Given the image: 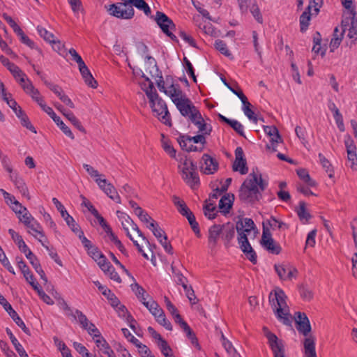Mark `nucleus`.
<instances>
[{
  "mask_svg": "<svg viewBox=\"0 0 357 357\" xmlns=\"http://www.w3.org/2000/svg\"><path fill=\"white\" fill-rule=\"evenodd\" d=\"M268 186V182L262 178L259 172L250 173L242 183L238 193L239 199L245 204L253 205L262 198V192Z\"/></svg>",
  "mask_w": 357,
  "mask_h": 357,
  "instance_id": "obj_1",
  "label": "nucleus"
},
{
  "mask_svg": "<svg viewBox=\"0 0 357 357\" xmlns=\"http://www.w3.org/2000/svg\"><path fill=\"white\" fill-rule=\"evenodd\" d=\"M286 299L284 292L280 289H275L274 293L271 292L269 295V301L277 318L284 324L291 326L292 317Z\"/></svg>",
  "mask_w": 357,
  "mask_h": 357,
  "instance_id": "obj_2",
  "label": "nucleus"
},
{
  "mask_svg": "<svg viewBox=\"0 0 357 357\" xmlns=\"http://www.w3.org/2000/svg\"><path fill=\"white\" fill-rule=\"evenodd\" d=\"M154 114L165 124L171 126L170 116L165 102L159 97L152 82L145 91Z\"/></svg>",
  "mask_w": 357,
  "mask_h": 357,
  "instance_id": "obj_3",
  "label": "nucleus"
},
{
  "mask_svg": "<svg viewBox=\"0 0 357 357\" xmlns=\"http://www.w3.org/2000/svg\"><path fill=\"white\" fill-rule=\"evenodd\" d=\"M172 100L176 105L181 114L190 120L192 116L196 117L199 111L192 102L180 89L176 94L172 96Z\"/></svg>",
  "mask_w": 357,
  "mask_h": 357,
  "instance_id": "obj_4",
  "label": "nucleus"
},
{
  "mask_svg": "<svg viewBox=\"0 0 357 357\" xmlns=\"http://www.w3.org/2000/svg\"><path fill=\"white\" fill-rule=\"evenodd\" d=\"M205 135L206 134L200 133L194 137L188 135H180L177 141L182 149L190 151L201 152L204 150V145L206 143Z\"/></svg>",
  "mask_w": 357,
  "mask_h": 357,
  "instance_id": "obj_5",
  "label": "nucleus"
},
{
  "mask_svg": "<svg viewBox=\"0 0 357 357\" xmlns=\"http://www.w3.org/2000/svg\"><path fill=\"white\" fill-rule=\"evenodd\" d=\"M179 168L184 181L191 188H197L199 185V177L197 172V165L190 160L185 158Z\"/></svg>",
  "mask_w": 357,
  "mask_h": 357,
  "instance_id": "obj_6",
  "label": "nucleus"
},
{
  "mask_svg": "<svg viewBox=\"0 0 357 357\" xmlns=\"http://www.w3.org/2000/svg\"><path fill=\"white\" fill-rule=\"evenodd\" d=\"M155 20L164 33L173 41H178L176 36L171 31V30L176 29V25L167 15L162 12L157 11Z\"/></svg>",
  "mask_w": 357,
  "mask_h": 357,
  "instance_id": "obj_7",
  "label": "nucleus"
},
{
  "mask_svg": "<svg viewBox=\"0 0 357 357\" xmlns=\"http://www.w3.org/2000/svg\"><path fill=\"white\" fill-rule=\"evenodd\" d=\"M261 245L269 252L275 255H278L281 252L280 245L275 243L272 238V234L270 229L263 224V231L261 239Z\"/></svg>",
  "mask_w": 357,
  "mask_h": 357,
  "instance_id": "obj_8",
  "label": "nucleus"
},
{
  "mask_svg": "<svg viewBox=\"0 0 357 357\" xmlns=\"http://www.w3.org/2000/svg\"><path fill=\"white\" fill-rule=\"evenodd\" d=\"M265 335L268 339V344L273 353L274 357H285L284 347L282 340H279L278 337L273 333L268 331L264 327Z\"/></svg>",
  "mask_w": 357,
  "mask_h": 357,
  "instance_id": "obj_9",
  "label": "nucleus"
},
{
  "mask_svg": "<svg viewBox=\"0 0 357 357\" xmlns=\"http://www.w3.org/2000/svg\"><path fill=\"white\" fill-rule=\"evenodd\" d=\"M255 228L254 221L251 218H243L238 220L236 225V231L238 233V242L248 238L247 235Z\"/></svg>",
  "mask_w": 357,
  "mask_h": 357,
  "instance_id": "obj_10",
  "label": "nucleus"
},
{
  "mask_svg": "<svg viewBox=\"0 0 357 357\" xmlns=\"http://www.w3.org/2000/svg\"><path fill=\"white\" fill-rule=\"evenodd\" d=\"M21 86L24 91L39 105L43 111L48 107L45 103L43 98L41 96L39 91L33 86L31 82L29 79H26L24 82L21 84Z\"/></svg>",
  "mask_w": 357,
  "mask_h": 357,
  "instance_id": "obj_11",
  "label": "nucleus"
},
{
  "mask_svg": "<svg viewBox=\"0 0 357 357\" xmlns=\"http://www.w3.org/2000/svg\"><path fill=\"white\" fill-rule=\"evenodd\" d=\"M26 228L28 229L27 232L37 239L47 250H49V247L46 244L48 243V240L41 225L34 220Z\"/></svg>",
  "mask_w": 357,
  "mask_h": 357,
  "instance_id": "obj_12",
  "label": "nucleus"
},
{
  "mask_svg": "<svg viewBox=\"0 0 357 357\" xmlns=\"http://www.w3.org/2000/svg\"><path fill=\"white\" fill-rule=\"evenodd\" d=\"M275 270L281 280H291L298 275V270L289 264H275Z\"/></svg>",
  "mask_w": 357,
  "mask_h": 357,
  "instance_id": "obj_13",
  "label": "nucleus"
},
{
  "mask_svg": "<svg viewBox=\"0 0 357 357\" xmlns=\"http://www.w3.org/2000/svg\"><path fill=\"white\" fill-rule=\"evenodd\" d=\"M0 61L11 73L15 79L19 81L20 85L24 82L26 75L17 66L3 55L0 56Z\"/></svg>",
  "mask_w": 357,
  "mask_h": 357,
  "instance_id": "obj_14",
  "label": "nucleus"
},
{
  "mask_svg": "<svg viewBox=\"0 0 357 357\" xmlns=\"http://www.w3.org/2000/svg\"><path fill=\"white\" fill-rule=\"evenodd\" d=\"M52 202L55 205L57 210L60 212L61 217L66 220L67 225L70 227L72 231L74 233H77L79 231V225L75 222L73 218L68 214L63 205L58 200V199L55 197L52 199Z\"/></svg>",
  "mask_w": 357,
  "mask_h": 357,
  "instance_id": "obj_15",
  "label": "nucleus"
},
{
  "mask_svg": "<svg viewBox=\"0 0 357 357\" xmlns=\"http://www.w3.org/2000/svg\"><path fill=\"white\" fill-rule=\"evenodd\" d=\"M233 170L239 172L242 175L248 172L246 160L244 158L243 150L241 147H237L235 150V161L233 164Z\"/></svg>",
  "mask_w": 357,
  "mask_h": 357,
  "instance_id": "obj_16",
  "label": "nucleus"
},
{
  "mask_svg": "<svg viewBox=\"0 0 357 357\" xmlns=\"http://www.w3.org/2000/svg\"><path fill=\"white\" fill-rule=\"evenodd\" d=\"M201 171L205 174H214L218 169V162L208 154H204L200 162Z\"/></svg>",
  "mask_w": 357,
  "mask_h": 357,
  "instance_id": "obj_17",
  "label": "nucleus"
},
{
  "mask_svg": "<svg viewBox=\"0 0 357 357\" xmlns=\"http://www.w3.org/2000/svg\"><path fill=\"white\" fill-rule=\"evenodd\" d=\"M295 321L298 325V331L303 335L307 336L311 331V326L307 315L304 312H297L295 313Z\"/></svg>",
  "mask_w": 357,
  "mask_h": 357,
  "instance_id": "obj_18",
  "label": "nucleus"
},
{
  "mask_svg": "<svg viewBox=\"0 0 357 357\" xmlns=\"http://www.w3.org/2000/svg\"><path fill=\"white\" fill-rule=\"evenodd\" d=\"M344 144L347 153V159L349 162H351L350 167L352 169L356 170V162L357 161L356 146L354 144V140L349 135L345 136Z\"/></svg>",
  "mask_w": 357,
  "mask_h": 357,
  "instance_id": "obj_19",
  "label": "nucleus"
},
{
  "mask_svg": "<svg viewBox=\"0 0 357 357\" xmlns=\"http://www.w3.org/2000/svg\"><path fill=\"white\" fill-rule=\"evenodd\" d=\"M264 130L270 137V144H267V148L272 149L273 151H277V144L282 142L281 137L278 130L275 126H264Z\"/></svg>",
  "mask_w": 357,
  "mask_h": 357,
  "instance_id": "obj_20",
  "label": "nucleus"
},
{
  "mask_svg": "<svg viewBox=\"0 0 357 357\" xmlns=\"http://www.w3.org/2000/svg\"><path fill=\"white\" fill-rule=\"evenodd\" d=\"M44 112H46L52 119V120L56 123V125L66 136L72 139H74L75 136L70 129L61 120L60 117L55 114L52 107L48 106L47 108H45Z\"/></svg>",
  "mask_w": 357,
  "mask_h": 357,
  "instance_id": "obj_21",
  "label": "nucleus"
},
{
  "mask_svg": "<svg viewBox=\"0 0 357 357\" xmlns=\"http://www.w3.org/2000/svg\"><path fill=\"white\" fill-rule=\"evenodd\" d=\"M224 225H213L208 229V245L211 249L216 247L220 235L222 232Z\"/></svg>",
  "mask_w": 357,
  "mask_h": 357,
  "instance_id": "obj_22",
  "label": "nucleus"
},
{
  "mask_svg": "<svg viewBox=\"0 0 357 357\" xmlns=\"http://www.w3.org/2000/svg\"><path fill=\"white\" fill-rule=\"evenodd\" d=\"M190 121L194 123L199 130V133L206 134L209 135L212 131V127L210 124L205 122L201 113L199 112L196 114V117L192 116Z\"/></svg>",
  "mask_w": 357,
  "mask_h": 357,
  "instance_id": "obj_23",
  "label": "nucleus"
},
{
  "mask_svg": "<svg viewBox=\"0 0 357 357\" xmlns=\"http://www.w3.org/2000/svg\"><path fill=\"white\" fill-rule=\"evenodd\" d=\"M244 238L243 241H238L240 248L242 252L245 255L247 259H248L253 264H256L257 262V256L253 248L251 247L248 239Z\"/></svg>",
  "mask_w": 357,
  "mask_h": 357,
  "instance_id": "obj_24",
  "label": "nucleus"
},
{
  "mask_svg": "<svg viewBox=\"0 0 357 357\" xmlns=\"http://www.w3.org/2000/svg\"><path fill=\"white\" fill-rule=\"evenodd\" d=\"M10 179L13 182L16 188H17L22 196L26 197L29 199L30 197L29 195V190L24 181L17 174H11L10 175Z\"/></svg>",
  "mask_w": 357,
  "mask_h": 357,
  "instance_id": "obj_25",
  "label": "nucleus"
},
{
  "mask_svg": "<svg viewBox=\"0 0 357 357\" xmlns=\"http://www.w3.org/2000/svg\"><path fill=\"white\" fill-rule=\"evenodd\" d=\"M79 70L86 84H87L89 86L93 89L97 88L98 82L93 78V75H91L86 64L84 63L82 66H79Z\"/></svg>",
  "mask_w": 357,
  "mask_h": 357,
  "instance_id": "obj_26",
  "label": "nucleus"
},
{
  "mask_svg": "<svg viewBox=\"0 0 357 357\" xmlns=\"http://www.w3.org/2000/svg\"><path fill=\"white\" fill-rule=\"evenodd\" d=\"M75 316L77 317V321L79 323L82 328L87 331L88 333H91L96 326L90 322L86 316L80 310H75Z\"/></svg>",
  "mask_w": 357,
  "mask_h": 357,
  "instance_id": "obj_27",
  "label": "nucleus"
},
{
  "mask_svg": "<svg viewBox=\"0 0 357 357\" xmlns=\"http://www.w3.org/2000/svg\"><path fill=\"white\" fill-rule=\"evenodd\" d=\"M8 233L11 236L12 239L14 241V242L17 245L18 248L20 250L25 254L30 249L28 248L25 242L24 241L22 237L17 233L14 229H9Z\"/></svg>",
  "mask_w": 357,
  "mask_h": 357,
  "instance_id": "obj_28",
  "label": "nucleus"
},
{
  "mask_svg": "<svg viewBox=\"0 0 357 357\" xmlns=\"http://www.w3.org/2000/svg\"><path fill=\"white\" fill-rule=\"evenodd\" d=\"M96 344L100 351L108 357H116L109 344L102 337L95 340Z\"/></svg>",
  "mask_w": 357,
  "mask_h": 357,
  "instance_id": "obj_29",
  "label": "nucleus"
},
{
  "mask_svg": "<svg viewBox=\"0 0 357 357\" xmlns=\"http://www.w3.org/2000/svg\"><path fill=\"white\" fill-rule=\"evenodd\" d=\"M304 349L305 357H317L315 341L313 337H309L305 339Z\"/></svg>",
  "mask_w": 357,
  "mask_h": 357,
  "instance_id": "obj_30",
  "label": "nucleus"
},
{
  "mask_svg": "<svg viewBox=\"0 0 357 357\" xmlns=\"http://www.w3.org/2000/svg\"><path fill=\"white\" fill-rule=\"evenodd\" d=\"M157 86L160 91L165 93L172 98V96L177 93V91H179V87H176L174 84H172L168 89L165 87V82L162 75L159 77V79L157 80Z\"/></svg>",
  "mask_w": 357,
  "mask_h": 357,
  "instance_id": "obj_31",
  "label": "nucleus"
},
{
  "mask_svg": "<svg viewBox=\"0 0 357 357\" xmlns=\"http://www.w3.org/2000/svg\"><path fill=\"white\" fill-rule=\"evenodd\" d=\"M131 289L135 293L137 298L142 303H146L147 298H149V295L146 294L145 289L140 286L138 283L135 282L131 284Z\"/></svg>",
  "mask_w": 357,
  "mask_h": 357,
  "instance_id": "obj_32",
  "label": "nucleus"
},
{
  "mask_svg": "<svg viewBox=\"0 0 357 357\" xmlns=\"http://www.w3.org/2000/svg\"><path fill=\"white\" fill-rule=\"evenodd\" d=\"M7 335L9 336L10 340L13 344L15 349L19 354L20 357H26L28 355L23 348L22 345L19 342V341L17 340V338L14 336L10 329L8 328H6V329Z\"/></svg>",
  "mask_w": 357,
  "mask_h": 357,
  "instance_id": "obj_33",
  "label": "nucleus"
},
{
  "mask_svg": "<svg viewBox=\"0 0 357 357\" xmlns=\"http://www.w3.org/2000/svg\"><path fill=\"white\" fill-rule=\"evenodd\" d=\"M296 213L303 224L307 223L309 220L312 218L311 215L305 208V203L303 201L299 202V207L296 210Z\"/></svg>",
  "mask_w": 357,
  "mask_h": 357,
  "instance_id": "obj_34",
  "label": "nucleus"
},
{
  "mask_svg": "<svg viewBox=\"0 0 357 357\" xmlns=\"http://www.w3.org/2000/svg\"><path fill=\"white\" fill-rule=\"evenodd\" d=\"M232 199H234V196L232 195L231 197L229 195H224L220 199L219 201V208L222 213L225 214L229 213L232 206Z\"/></svg>",
  "mask_w": 357,
  "mask_h": 357,
  "instance_id": "obj_35",
  "label": "nucleus"
},
{
  "mask_svg": "<svg viewBox=\"0 0 357 357\" xmlns=\"http://www.w3.org/2000/svg\"><path fill=\"white\" fill-rule=\"evenodd\" d=\"M144 305L154 317H156L157 315H159L163 312V310L160 307L158 303L153 299H150L146 303L144 302Z\"/></svg>",
  "mask_w": 357,
  "mask_h": 357,
  "instance_id": "obj_36",
  "label": "nucleus"
},
{
  "mask_svg": "<svg viewBox=\"0 0 357 357\" xmlns=\"http://www.w3.org/2000/svg\"><path fill=\"white\" fill-rule=\"evenodd\" d=\"M173 202L174 205L177 207L178 211L183 215V216H187L188 213H191L192 211L189 209V208L187 206L185 203L181 200L178 197L174 196L173 197Z\"/></svg>",
  "mask_w": 357,
  "mask_h": 357,
  "instance_id": "obj_37",
  "label": "nucleus"
},
{
  "mask_svg": "<svg viewBox=\"0 0 357 357\" xmlns=\"http://www.w3.org/2000/svg\"><path fill=\"white\" fill-rule=\"evenodd\" d=\"M311 18V13L310 10H305L302 15L300 17V26H301V31L305 32L309 26V22Z\"/></svg>",
  "mask_w": 357,
  "mask_h": 357,
  "instance_id": "obj_38",
  "label": "nucleus"
},
{
  "mask_svg": "<svg viewBox=\"0 0 357 357\" xmlns=\"http://www.w3.org/2000/svg\"><path fill=\"white\" fill-rule=\"evenodd\" d=\"M147 227L152 231L153 235L158 241L163 238L164 235H166L163 229L159 227L158 224L154 220H152V222H150Z\"/></svg>",
  "mask_w": 357,
  "mask_h": 357,
  "instance_id": "obj_39",
  "label": "nucleus"
},
{
  "mask_svg": "<svg viewBox=\"0 0 357 357\" xmlns=\"http://www.w3.org/2000/svg\"><path fill=\"white\" fill-rule=\"evenodd\" d=\"M203 210L205 216H206L208 219L212 220L215 218L217 211L214 204L208 203V202L206 201V203L203 207Z\"/></svg>",
  "mask_w": 357,
  "mask_h": 357,
  "instance_id": "obj_40",
  "label": "nucleus"
},
{
  "mask_svg": "<svg viewBox=\"0 0 357 357\" xmlns=\"http://www.w3.org/2000/svg\"><path fill=\"white\" fill-rule=\"evenodd\" d=\"M252 105L248 100L245 103L243 104L242 109L245 114V115L253 123H257V118L255 114V112L251 109Z\"/></svg>",
  "mask_w": 357,
  "mask_h": 357,
  "instance_id": "obj_41",
  "label": "nucleus"
},
{
  "mask_svg": "<svg viewBox=\"0 0 357 357\" xmlns=\"http://www.w3.org/2000/svg\"><path fill=\"white\" fill-rule=\"evenodd\" d=\"M214 45L215 49L218 50L221 54H224L227 57L233 59L231 53L229 52L226 43L223 40H216Z\"/></svg>",
  "mask_w": 357,
  "mask_h": 357,
  "instance_id": "obj_42",
  "label": "nucleus"
},
{
  "mask_svg": "<svg viewBox=\"0 0 357 357\" xmlns=\"http://www.w3.org/2000/svg\"><path fill=\"white\" fill-rule=\"evenodd\" d=\"M103 192L115 202L121 203V197L112 183L108 184L107 188H106Z\"/></svg>",
  "mask_w": 357,
  "mask_h": 357,
  "instance_id": "obj_43",
  "label": "nucleus"
},
{
  "mask_svg": "<svg viewBox=\"0 0 357 357\" xmlns=\"http://www.w3.org/2000/svg\"><path fill=\"white\" fill-rule=\"evenodd\" d=\"M130 3L132 7L134 6L139 10H143L146 15L151 13L150 7L144 0H131Z\"/></svg>",
  "mask_w": 357,
  "mask_h": 357,
  "instance_id": "obj_44",
  "label": "nucleus"
},
{
  "mask_svg": "<svg viewBox=\"0 0 357 357\" xmlns=\"http://www.w3.org/2000/svg\"><path fill=\"white\" fill-rule=\"evenodd\" d=\"M37 31L38 34L47 42L52 43L54 42L55 36L54 34L50 31H48L45 28L38 26Z\"/></svg>",
  "mask_w": 357,
  "mask_h": 357,
  "instance_id": "obj_45",
  "label": "nucleus"
},
{
  "mask_svg": "<svg viewBox=\"0 0 357 357\" xmlns=\"http://www.w3.org/2000/svg\"><path fill=\"white\" fill-rule=\"evenodd\" d=\"M222 235L225 239L229 243L230 242L235 236V229L233 225L229 223L227 226L224 225L222 229Z\"/></svg>",
  "mask_w": 357,
  "mask_h": 357,
  "instance_id": "obj_46",
  "label": "nucleus"
},
{
  "mask_svg": "<svg viewBox=\"0 0 357 357\" xmlns=\"http://www.w3.org/2000/svg\"><path fill=\"white\" fill-rule=\"evenodd\" d=\"M17 118L20 120V122H21V124L22 126L25 127L26 129L29 130L30 131L33 132V133H36V128L31 124V121H29V117L25 114V112H24V113L20 112V116H18Z\"/></svg>",
  "mask_w": 357,
  "mask_h": 357,
  "instance_id": "obj_47",
  "label": "nucleus"
},
{
  "mask_svg": "<svg viewBox=\"0 0 357 357\" xmlns=\"http://www.w3.org/2000/svg\"><path fill=\"white\" fill-rule=\"evenodd\" d=\"M298 177L305 182L310 186H314L315 181L311 179L308 172L305 169H300L297 170Z\"/></svg>",
  "mask_w": 357,
  "mask_h": 357,
  "instance_id": "obj_48",
  "label": "nucleus"
},
{
  "mask_svg": "<svg viewBox=\"0 0 357 357\" xmlns=\"http://www.w3.org/2000/svg\"><path fill=\"white\" fill-rule=\"evenodd\" d=\"M347 36L352 40L351 44H355L357 39V22L354 21V17L348 29Z\"/></svg>",
  "mask_w": 357,
  "mask_h": 357,
  "instance_id": "obj_49",
  "label": "nucleus"
},
{
  "mask_svg": "<svg viewBox=\"0 0 357 357\" xmlns=\"http://www.w3.org/2000/svg\"><path fill=\"white\" fill-rule=\"evenodd\" d=\"M268 225L272 229L278 228L280 229H287L288 225L284 222L277 220L275 217L271 216L269 220H267Z\"/></svg>",
  "mask_w": 357,
  "mask_h": 357,
  "instance_id": "obj_50",
  "label": "nucleus"
},
{
  "mask_svg": "<svg viewBox=\"0 0 357 357\" xmlns=\"http://www.w3.org/2000/svg\"><path fill=\"white\" fill-rule=\"evenodd\" d=\"M10 317L13 319V320L15 322V324L21 328V329L27 335H30V331L29 329L26 326L24 322L22 321V319L19 317L17 313L16 312H12V314L10 315Z\"/></svg>",
  "mask_w": 357,
  "mask_h": 357,
  "instance_id": "obj_51",
  "label": "nucleus"
},
{
  "mask_svg": "<svg viewBox=\"0 0 357 357\" xmlns=\"http://www.w3.org/2000/svg\"><path fill=\"white\" fill-rule=\"evenodd\" d=\"M156 321L168 331H172V326L170 321L166 318L164 311L155 317Z\"/></svg>",
  "mask_w": 357,
  "mask_h": 357,
  "instance_id": "obj_52",
  "label": "nucleus"
},
{
  "mask_svg": "<svg viewBox=\"0 0 357 357\" xmlns=\"http://www.w3.org/2000/svg\"><path fill=\"white\" fill-rule=\"evenodd\" d=\"M185 218L188 219L189 224L193 230V231L198 236H200V229L199 227L198 222L196 221L195 216L192 213V212L188 213Z\"/></svg>",
  "mask_w": 357,
  "mask_h": 357,
  "instance_id": "obj_53",
  "label": "nucleus"
},
{
  "mask_svg": "<svg viewBox=\"0 0 357 357\" xmlns=\"http://www.w3.org/2000/svg\"><path fill=\"white\" fill-rule=\"evenodd\" d=\"M319 158L322 167L326 169L330 178L333 177V169L331 167L330 162L324 157L322 153H319Z\"/></svg>",
  "mask_w": 357,
  "mask_h": 357,
  "instance_id": "obj_54",
  "label": "nucleus"
},
{
  "mask_svg": "<svg viewBox=\"0 0 357 357\" xmlns=\"http://www.w3.org/2000/svg\"><path fill=\"white\" fill-rule=\"evenodd\" d=\"M161 136L162 137V146L163 149L172 158H175L176 157V150L174 149V147L170 144V143L167 140L165 139V136L163 134H162Z\"/></svg>",
  "mask_w": 357,
  "mask_h": 357,
  "instance_id": "obj_55",
  "label": "nucleus"
},
{
  "mask_svg": "<svg viewBox=\"0 0 357 357\" xmlns=\"http://www.w3.org/2000/svg\"><path fill=\"white\" fill-rule=\"evenodd\" d=\"M250 10L251 13L252 14L255 19L257 20V22L262 24L263 23V17L262 15L260 12V10L259 8V6H257L256 1H255L252 6H250Z\"/></svg>",
  "mask_w": 357,
  "mask_h": 357,
  "instance_id": "obj_56",
  "label": "nucleus"
},
{
  "mask_svg": "<svg viewBox=\"0 0 357 357\" xmlns=\"http://www.w3.org/2000/svg\"><path fill=\"white\" fill-rule=\"evenodd\" d=\"M17 217L20 221L22 222L26 227L32 222L36 220L27 209L24 211L22 215H19Z\"/></svg>",
  "mask_w": 357,
  "mask_h": 357,
  "instance_id": "obj_57",
  "label": "nucleus"
},
{
  "mask_svg": "<svg viewBox=\"0 0 357 357\" xmlns=\"http://www.w3.org/2000/svg\"><path fill=\"white\" fill-rule=\"evenodd\" d=\"M66 118L70 121V123L79 131L85 133L86 130L82 126L81 122L77 119V118L73 114V113H68L66 115Z\"/></svg>",
  "mask_w": 357,
  "mask_h": 357,
  "instance_id": "obj_58",
  "label": "nucleus"
},
{
  "mask_svg": "<svg viewBox=\"0 0 357 357\" xmlns=\"http://www.w3.org/2000/svg\"><path fill=\"white\" fill-rule=\"evenodd\" d=\"M44 83L54 93L58 96L59 99L65 94L61 87L59 85L54 84L47 81H45Z\"/></svg>",
  "mask_w": 357,
  "mask_h": 357,
  "instance_id": "obj_59",
  "label": "nucleus"
},
{
  "mask_svg": "<svg viewBox=\"0 0 357 357\" xmlns=\"http://www.w3.org/2000/svg\"><path fill=\"white\" fill-rule=\"evenodd\" d=\"M174 321L176 324H179L180 327L186 333V335H191V333L192 332V329L188 326V324L184 320H183V319L180 314H176Z\"/></svg>",
  "mask_w": 357,
  "mask_h": 357,
  "instance_id": "obj_60",
  "label": "nucleus"
},
{
  "mask_svg": "<svg viewBox=\"0 0 357 357\" xmlns=\"http://www.w3.org/2000/svg\"><path fill=\"white\" fill-rule=\"evenodd\" d=\"M182 287L184 289V291L185 292V294L189 299V301L192 303L195 304L197 302V298L195 296L194 290L191 287H188V285L185 284V282H182Z\"/></svg>",
  "mask_w": 357,
  "mask_h": 357,
  "instance_id": "obj_61",
  "label": "nucleus"
},
{
  "mask_svg": "<svg viewBox=\"0 0 357 357\" xmlns=\"http://www.w3.org/2000/svg\"><path fill=\"white\" fill-rule=\"evenodd\" d=\"M102 294L110 301L111 305L112 307H118L119 305V301L110 289H105V290L102 291Z\"/></svg>",
  "mask_w": 357,
  "mask_h": 357,
  "instance_id": "obj_62",
  "label": "nucleus"
},
{
  "mask_svg": "<svg viewBox=\"0 0 357 357\" xmlns=\"http://www.w3.org/2000/svg\"><path fill=\"white\" fill-rule=\"evenodd\" d=\"M95 261L98 264L100 269L104 272L106 273V270H108V268L112 266L109 261H108L106 257L102 254V255L98 258Z\"/></svg>",
  "mask_w": 357,
  "mask_h": 357,
  "instance_id": "obj_63",
  "label": "nucleus"
},
{
  "mask_svg": "<svg viewBox=\"0 0 357 357\" xmlns=\"http://www.w3.org/2000/svg\"><path fill=\"white\" fill-rule=\"evenodd\" d=\"M74 349L83 357H91V354L88 351L87 349L81 343L73 342Z\"/></svg>",
  "mask_w": 357,
  "mask_h": 357,
  "instance_id": "obj_64",
  "label": "nucleus"
}]
</instances>
